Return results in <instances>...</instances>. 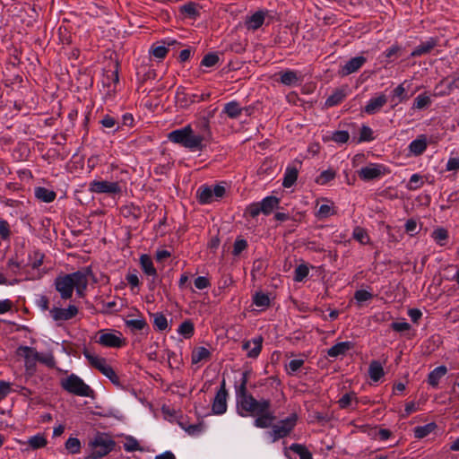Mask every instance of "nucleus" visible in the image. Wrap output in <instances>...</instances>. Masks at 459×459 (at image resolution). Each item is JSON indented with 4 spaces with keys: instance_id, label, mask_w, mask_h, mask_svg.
Masks as SVG:
<instances>
[{
    "instance_id": "f257e3e1",
    "label": "nucleus",
    "mask_w": 459,
    "mask_h": 459,
    "mask_svg": "<svg viewBox=\"0 0 459 459\" xmlns=\"http://www.w3.org/2000/svg\"><path fill=\"white\" fill-rule=\"evenodd\" d=\"M248 372L244 371L239 380V385H235L236 411L241 417H255L254 425L259 429H266L272 426L275 420L271 410L272 403L269 399H255L248 391Z\"/></svg>"
},
{
    "instance_id": "f03ea898",
    "label": "nucleus",
    "mask_w": 459,
    "mask_h": 459,
    "mask_svg": "<svg viewBox=\"0 0 459 459\" xmlns=\"http://www.w3.org/2000/svg\"><path fill=\"white\" fill-rule=\"evenodd\" d=\"M198 134H195L191 125H186L179 129L168 134L170 143L179 144L190 152H202L206 148V143L212 139L210 120L203 117L195 124Z\"/></svg>"
},
{
    "instance_id": "7ed1b4c3",
    "label": "nucleus",
    "mask_w": 459,
    "mask_h": 459,
    "mask_svg": "<svg viewBox=\"0 0 459 459\" xmlns=\"http://www.w3.org/2000/svg\"><path fill=\"white\" fill-rule=\"evenodd\" d=\"M116 447L115 440L107 434L99 433L90 442V454L83 459H100L106 456Z\"/></svg>"
},
{
    "instance_id": "20e7f679",
    "label": "nucleus",
    "mask_w": 459,
    "mask_h": 459,
    "mask_svg": "<svg viewBox=\"0 0 459 459\" xmlns=\"http://www.w3.org/2000/svg\"><path fill=\"white\" fill-rule=\"evenodd\" d=\"M61 387L69 394L82 396L93 397L94 391L80 377L71 374L65 378L60 380Z\"/></svg>"
},
{
    "instance_id": "39448f33",
    "label": "nucleus",
    "mask_w": 459,
    "mask_h": 459,
    "mask_svg": "<svg viewBox=\"0 0 459 459\" xmlns=\"http://www.w3.org/2000/svg\"><path fill=\"white\" fill-rule=\"evenodd\" d=\"M78 273L79 271H76L72 273L61 274L56 277L54 286L62 299L67 300L72 298Z\"/></svg>"
},
{
    "instance_id": "423d86ee",
    "label": "nucleus",
    "mask_w": 459,
    "mask_h": 459,
    "mask_svg": "<svg viewBox=\"0 0 459 459\" xmlns=\"http://www.w3.org/2000/svg\"><path fill=\"white\" fill-rule=\"evenodd\" d=\"M226 193L223 186H207L202 185L196 190V198L201 204H210L221 199Z\"/></svg>"
},
{
    "instance_id": "0eeeda50",
    "label": "nucleus",
    "mask_w": 459,
    "mask_h": 459,
    "mask_svg": "<svg viewBox=\"0 0 459 459\" xmlns=\"http://www.w3.org/2000/svg\"><path fill=\"white\" fill-rule=\"evenodd\" d=\"M298 414L293 412L286 419L279 420L276 424L272 426L270 435L273 437V441H277L281 438L288 437L298 422Z\"/></svg>"
},
{
    "instance_id": "6e6552de",
    "label": "nucleus",
    "mask_w": 459,
    "mask_h": 459,
    "mask_svg": "<svg viewBox=\"0 0 459 459\" xmlns=\"http://www.w3.org/2000/svg\"><path fill=\"white\" fill-rule=\"evenodd\" d=\"M390 173V169L379 163H370L358 170L359 178L364 181L378 179Z\"/></svg>"
},
{
    "instance_id": "1a4fd4ad",
    "label": "nucleus",
    "mask_w": 459,
    "mask_h": 459,
    "mask_svg": "<svg viewBox=\"0 0 459 459\" xmlns=\"http://www.w3.org/2000/svg\"><path fill=\"white\" fill-rule=\"evenodd\" d=\"M89 190L96 194L120 195L122 186L117 181L93 180L89 184Z\"/></svg>"
},
{
    "instance_id": "9d476101",
    "label": "nucleus",
    "mask_w": 459,
    "mask_h": 459,
    "mask_svg": "<svg viewBox=\"0 0 459 459\" xmlns=\"http://www.w3.org/2000/svg\"><path fill=\"white\" fill-rule=\"evenodd\" d=\"M19 351L26 359H30L32 357L34 360H37L48 368H54L56 365V359L52 353L40 354L34 349L28 346H21L19 348Z\"/></svg>"
},
{
    "instance_id": "9b49d317",
    "label": "nucleus",
    "mask_w": 459,
    "mask_h": 459,
    "mask_svg": "<svg viewBox=\"0 0 459 459\" xmlns=\"http://www.w3.org/2000/svg\"><path fill=\"white\" fill-rule=\"evenodd\" d=\"M274 78L276 82L288 87L299 86L303 82L302 74L298 71L290 69L278 72L274 74Z\"/></svg>"
},
{
    "instance_id": "f8f14e48",
    "label": "nucleus",
    "mask_w": 459,
    "mask_h": 459,
    "mask_svg": "<svg viewBox=\"0 0 459 459\" xmlns=\"http://www.w3.org/2000/svg\"><path fill=\"white\" fill-rule=\"evenodd\" d=\"M79 312L78 307L74 305L70 304L67 307L63 308L60 307H53L49 310V315L51 318L59 325V323L64 321H68L73 319L77 316Z\"/></svg>"
},
{
    "instance_id": "ddd939ff",
    "label": "nucleus",
    "mask_w": 459,
    "mask_h": 459,
    "mask_svg": "<svg viewBox=\"0 0 459 459\" xmlns=\"http://www.w3.org/2000/svg\"><path fill=\"white\" fill-rule=\"evenodd\" d=\"M228 392L225 380H222L220 389L217 391L212 401V411L216 415H221L227 411Z\"/></svg>"
},
{
    "instance_id": "4468645a",
    "label": "nucleus",
    "mask_w": 459,
    "mask_h": 459,
    "mask_svg": "<svg viewBox=\"0 0 459 459\" xmlns=\"http://www.w3.org/2000/svg\"><path fill=\"white\" fill-rule=\"evenodd\" d=\"M99 333L100 337L97 342L104 347L120 348L124 345L121 333L116 334L114 333L106 332L104 330L100 331Z\"/></svg>"
},
{
    "instance_id": "2eb2a0df",
    "label": "nucleus",
    "mask_w": 459,
    "mask_h": 459,
    "mask_svg": "<svg viewBox=\"0 0 459 459\" xmlns=\"http://www.w3.org/2000/svg\"><path fill=\"white\" fill-rule=\"evenodd\" d=\"M438 39L430 37L425 41H421L418 46L414 48V49L411 52L409 58L420 57L422 56H426L437 47Z\"/></svg>"
},
{
    "instance_id": "dca6fc26",
    "label": "nucleus",
    "mask_w": 459,
    "mask_h": 459,
    "mask_svg": "<svg viewBox=\"0 0 459 459\" xmlns=\"http://www.w3.org/2000/svg\"><path fill=\"white\" fill-rule=\"evenodd\" d=\"M367 62V58L362 56H355L348 60L340 67L339 74L342 76H347L359 71Z\"/></svg>"
},
{
    "instance_id": "f3484780",
    "label": "nucleus",
    "mask_w": 459,
    "mask_h": 459,
    "mask_svg": "<svg viewBox=\"0 0 459 459\" xmlns=\"http://www.w3.org/2000/svg\"><path fill=\"white\" fill-rule=\"evenodd\" d=\"M263 337L258 336L243 342L242 349L247 351L248 358H257L262 351Z\"/></svg>"
},
{
    "instance_id": "a211bd4d",
    "label": "nucleus",
    "mask_w": 459,
    "mask_h": 459,
    "mask_svg": "<svg viewBox=\"0 0 459 459\" xmlns=\"http://www.w3.org/2000/svg\"><path fill=\"white\" fill-rule=\"evenodd\" d=\"M403 48L398 43L393 44L391 47L386 48L379 56L381 62L385 65L394 62L398 57L403 55Z\"/></svg>"
},
{
    "instance_id": "6ab92c4d",
    "label": "nucleus",
    "mask_w": 459,
    "mask_h": 459,
    "mask_svg": "<svg viewBox=\"0 0 459 459\" xmlns=\"http://www.w3.org/2000/svg\"><path fill=\"white\" fill-rule=\"evenodd\" d=\"M348 95V87L342 86L333 91L332 94L326 99L325 108H329L342 103Z\"/></svg>"
},
{
    "instance_id": "aec40b11",
    "label": "nucleus",
    "mask_w": 459,
    "mask_h": 459,
    "mask_svg": "<svg viewBox=\"0 0 459 459\" xmlns=\"http://www.w3.org/2000/svg\"><path fill=\"white\" fill-rule=\"evenodd\" d=\"M91 273V270L89 267L84 270H79V273L74 284V289L76 290L77 296L80 298L84 296L88 286V277Z\"/></svg>"
},
{
    "instance_id": "412c9836",
    "label": "nucleus",
    "mask_w": 459,
    "mask_h": 459,
    "mask_svg": "<svg viewBox=\"0 0 459 459\" xmlns=\"http://www.w3.org/2000/svg\"><path fill=\"white\" fill-rule=\"evenodd\" d=\"M387 102V98L385 94L380 93L377 97L370 99L367 105L364 107V112L368 115H373L378 112Z\"/></svg>"
},
{
    "instance_id": "4be33fe9",
    "label": "nucleus",
    "mask_w": 459,
    "mask_h": 459,
    "mask_svg": "<svg viewBox=\"0 0 459 459\" xmlns=\"http://www.w3.org/2000/svg\"><path fill=\"white\" fill-rule=\"evenodd\" d=\"M82 353L89 361L90 365L98 369L100 373L103 374L109 367V365L107 364L106 359L91 353L88 349L85 348Z\"/></svg>"
},
{
    "instance_id": "5701e85b",
    "label": "nucleus",
    "mask_w": 459,
    "mask_h": 459,
    "mask_svg": "<svg viewBox=\"0 0 459 459\" xmlns=\"http://www.w3.org/2000/svg\"><path fill=\"white\" fill-rule=\"evenodd\" d=\"M427 137L425 134H420L410 143L408 150L413 156H420L427 150Z\"/></svg>"
},
{
    "instance_id": "b1692460",
    "label": "nucleus",
    "mask_w": 459,
    "mask_h": 459,
    "mask_svg": "<svg viewBox=\"0 0 459 459\" xmlns=\"http://www.w3.org/2000/svg\"><path fill=\"white\" fill-rule=\"evenodd\" d=\"M259 203L261 204V210H263V214L269 215L279 207L280 199L274 195H269L262 199Z\"/></svg>"
},
{
    "instance_id": "393cba45",
    "label": "nucleus",
    "mask_w": 459,
    "mask_h": 459,
    "mask_svg": "<svg viewBox=\"0 0 459 459\" xmlns=\"http://www.w3.org/2000/svg\"><path fill=\"white\" fill-rule=\"evenodd\" d=\"M140 264L143 272L147 275L153 278L158 277L157 270L154 267L153 262L150 255L143 254L140 256Z\"/></svg>"
},
{
    "instance_id": "a878e982",
    "label": "nucleus",
    "mask_w": 459,
    "mask_h": 459,
    "mask_svg": "<svg viewBox=\"0 0 459 459\" xmlns=\"http://www.w3.org/2000/svg\"><path fill=\"white\" fill-rule=\"evenodd\" d=\"M447 373L446 366L441 365L435 368L428 375V383L433 387H437L439 384L440 379Z\"/></svg>"
},
{
    "instance_id": "bb28decb",
    "label": "nucleus",
    "mask_w": 459,
    "mask_h": 459,
    "mask_svg": "<svg viewBox=\"0 0 459 459\" xmlns=\"http://www.w3.org/2000/svg\"><path fill=\"white\" fill-rule=\"evenodd\" d=\"M352 346L351 342H338L328 349L327 355L331 358H337L338 356L344 355Z\"/></svg>"
},
{
    "instance_id": "cd10ccee",
    "label": "nucleus",
    "mask_w": 459,
    "mask_h": 459,
    "mask_svg": "<svg viewBox=\"0 0 459 459\" xmlns=\"http://www.w3.org/2000/svg\"><path fill=\"white\" fill-rule=\"evenodd\" d=\"M34 195L37 199L44 203H51L56 197V194L55 191L43 186L36 187L34 189Z\"/></svg>"
},
{
    "instance_id": "c85d7f7f",
    "label": "nucleus",
    "mask_w": 459,
    "mask_h": 459,
    "mask_svg": "<svg viewBox=\"0 0 459 459\" xmlns=\"http://www.w3.org/2000/svg\"><path fill=\"white\" fill-rule=\"evenodd\" d=\"M368 375L372 381H379L385 375L382 364L377 360H372L368 367Z\"/></svg>"
},
{
    "instance_id": "c756f323",
    "label": "nucleus",
    "mask_w": 459,
    "mask_h": 459,
    "mask_svg": "<svg viewBox=\"0 0 459 459\" xmlns=\"http://www.w3.org/2000/svg\"><path fill=\"white\" fill-rule=\"evenodd\" d=\"M299 171L295 167H287L284 172L282 186L285 188L291 187L298 178Z\"/></svg>"
},
{
    "instance_id": "7c9ffc66",
    "label": "nucleus",
    "mask_w": 459,
    "mask_h": 459,
    "mask_svg": "<svg viewBox=\"0 0 459 459\" xmlns=\"http://www.w3.org/2000/svg\"><path fill=\"white\" fill-rule=\"evenodd\" d=\"M264 22V13L262 11L255 12L247 21L246 24L248 30H256Z\"/></svg>"
},
{
    "instance_id": "2f4dec72",
    "label": "nucleus",
    "mask_w": 459,
    "mask_h": 459,
    "mask_svg": "<svg viewBox=\"0 0 459 459\" xmlns=\"http://www.w3.org/2000/svg\"><path fill=\"white\" fill-rule=\"evenodd\" d=\"M243 108L239 106L238 101L232 100L224 105L223 112L230 118H238L241 113Z\"/></svg>"
},
{
    "instance_id": "473e14b6",
    "label": "nucleus",
    "mask_w": 459,
    "mask_h": 459,
    "mask_svg": "<svg viewBox=\"0 0 459 459\" xmlns=\"http://www.w3.org/2000/svg\"><path fill=\"white\" fill-rule=\"evenodd\" d=\"M180 12L190 19H196L200 16V6L198 4L189 2L180 7Z\"/></svg>"
},
{
    "instance_id": "72a5a7b5",
    "label": "nucleus",
    "mask_w": 459,
    "mask_h": 459,
    "mask_svg": "<svg viewBox=\"0 0 459 459\" xmlns=\"http://www.w3.org/2000/svg\"><path fill=\"white\" fill-rule=\"evenodd\" d=\"M358 403V397L354 392L346 393L338 400V404L341 409L350 408L353 403L357 406Z\"/></svg>"
},
{
    "instance_id": "f704fd0d",
    "label": "nucleus",
    "mask_w": 459,
    "mask_h": 459,
    "mask_svg": "<svg viewBox=\"0 0 459 459\" xmlns=\"http://www.w3.org/2000/svg\"><path fill=\"white\" fill-rule=\"evenodd\" d=\"M211 357V351L205 347H197L192 351L191 361L193 364H197L204 359H208Z\"/></svg>"
},
{
    "instance_id": "c9c22d12",
    "label": "nucleus",
    "mask_w": 459,
    "mask_h": 459,
    "mask_svg": "<svg viewBox=\"0 0 459 459\" xmlns=\"http://www.w3.org/2000/svg\"><path fill=\"white\" fill-rule=\"evenodd\" d=\"M408 98L406 89L404 88V82L394 88L391 94V100L395 102V105L408 100Z\"/></svg>"
},
{
    "instance_id": "e433bc0d",
    "label": "nucleus",
    "mask_w": 459,
    "mask_h": 459,
    "mask_svg": "<svg viewBox=\"0 0 459 459\" xmlns=\"http://www.w3.org/2000/svg\"><path fill=\"white\" fill-rule=\"evenodd\" d=\"M126 326L133 332H140L148 329V324L143 317L137 319H129L126 321Z\"/></svg>"
},
{
    "instance_id": "4c0bfd02",
    "label": "nucleus",
    "mask_w": 459,
    "mask_h": 459,
    "mask_svg": "<svg viewBox=\"0 0 459 459\" xmlns=\"http://www.w3.org/2000/svg\"><path fill=\"white\" fill-rule=\"evenodd\" d=\"M178 333L186 339H189L194 335L195 325L191 320H186L178 326Z\"/></svg>"
},
{
    "instance_id": "58836bf2",
    "label": "nucleus",
    "mask_w": 459,
    "mask_h": 459,
    "mask_svg": "<svg viewBox=\"0 0 459 459\" xmlns=\"http://www.w3.org/2000/svg\"><path fill=\"white\" fill-rule=\"evenodd\" d=\"M289 449L297 454L299 459H313L311 452L304 445L294 443Z\"/></svg>"
},
{
    "instance_id": "ea45409f",
    "label": "nucleus",
    "mask_w": 459,
    "mask_h": 459,
    "mask_svg": "<svg viewBox=\"0 0 459 459\" xmlns=\"http://www.w3.org/2000/svg\"><path fill=\"white\" fill-rule=\"evenodd\" d=\"M28 445L33 450L45 447L48 444L47 438L42 434H37L30 437L28 441Z\"/></svg>"
},
{
    "instance_id": "a19ab883",
    "label": "nucleus",
    "mask_w": 459,
    "mask_h": 459,
    "mask_svg": "<svg viewBox=\"0 0 459 459\" xmlns=\"http://www.w3.org/2000/svg\"><path fill=\"white\" fill-rule=\"evenodd\" d=\"M100 123L104 128L112 129L113 132H117L120 129L118 120L110 115H105Z\"/></svg>"
},
{
    "instance_id": "79ce46f5",
    "label": "nucleus",
    "mask_w": 459,
    "mask_h": 459,
    "mask_svg": "<svg viewBox=\"0 0 459 459\" xmlns=\"http://www.w3.org/2000/svg\"><path fill=\"white\" fill-rule=\"evenodd\" d=\"M253 303L264 309L270 306L269 296L262 291L255 292L253 296Z\"/></svg>"
},
{
    "instance_id": "37998d69",
    "label": "nucleus",
    "mask_w": 459,
    "mask_h": 459,
    "mask_svg": "<svg viewBox=\"0 0 459 459\" xmlns=\"http://www.w3.org/2000/svg\"><path fill=\"white\" fill-rule=\"evenodd\" d=\"M335 176L336 172L333 169H328L322 171L319 176L316 177V183L321 186L325 185L334 179Z\"/></svg>"
},
{
    "instance_id": "c03bdc74",
    "label": "nucleus",
    "mask_w": 459,
    "mask_h": 459,
    "mask_svg": "<svg viewBox=\"0 0 459 459\" xmlns=\"http://www.w3.org/2000/svg\"><path fill=\"white\" fill-rule=\"evenodd\" d=\"M179 425L190 436H197L204 429V425L203 422L189 425H186L185 423L180 422Z\"/></svg>"
},
{
    "instance_id": "a18cd8bd",
    "label": "nucleus",
    "mask_w": 459,
    "mask_h": 459,
    "mask_svg": "<svg viewBox=\"0 0 459 459\" xmlns=\"http://www.w3.org/2000/svg\"><path fill=\"white\" fill-rule=\"evenodd\" d=\"M437 428V425L435 423H429L424 426H419L416 427L414 429V435L417 438H423L427 437L429 433L434 431V429Z\"/></svg>"
},
{
    "instance_id": "49530a36",
    "label": "nucleus",
    "mask_w": 459,
    "mask_h": 459,
    "mask_svg": "<svg viewBox=\"0 0 459 459\" xmlns=\"http://www.w3.org/2000/svg\"><path fill=\"white\" fill-rule=\"evenodd\" d=\"M352 237L355 240L359 242L362 245H366L369 243V236L366 230L361 227H356L353 230Z\"/></svg>"
},
{
    "instance_id": "de8ad7c7",
    "label": "nucleus",
    "mask_w": 459,
    "mask_h": 459,
    "mask_svg": "<svg viewBox=\"0 0 459 459\" xmlns=\"http://www.w3.org/2000/svg\"><path fill=\"white\" fill-rule=\"evenodd\" d=\"M375 140L374 131L368 126L363 125L359 131L358 143L372 142Z\"/></svg>"
},
{
    "instance_id": "09e8293b",
    "label": "nucleus",
    "mask_w": 459,
    "mask_h": 459,
    "mask_svg": "<svg viewBox=\"0 0 459 459\" xmlns=\"http://www.w3.org/2000/svg\"><path fill=\"white\" fill-rule=\"evenodd\" d=\"M153 316V325L158 331H165L168 328V320L162 313H155Z\"/></svg>"
},
{
    "instance_id": "8fccbe9b",
    "label": "nucleus",
    "mask_w": 459,
    "mask_h": 459,
    "mask_svg": "<svg viewBox=\"0 0 459 459\" xmlns=\"http://www.w3.org/2000/svg\"><path fill=\"white\" fill-rule=\"evenodd\" d=\"M432 238L439 246H445L446 240L448 238V232L444 228H437L432 232Z\"/></svg>"
},
{
    "instance_id": "3c124183",
    "label": "nucleus",
    "mask_w": 459,
    "mask_h": 459,
    "mask_svg": "<svg viewBox=\"0 0 459 459\" xmlns=\"http://www.w3.org/2000/svg\"><path fill=\"white\" fill-rule=\"evenodd\" d=\"M124 449L126 452L143 451V448L140 446L137 439L132 436L126 437Z\"/></svg>"
},
{
    "instance_id": "603ef678",
    "label": "nucleus",
    "mask_w": 459,
    "mask_h": 459,
    "mask_svg": "<svg viewBox=\"0 0 459 459\" xmlns=\"http://www.w3.org/2000/svg\"><path fill=\"white\" fill-rule=\"evenodd\" d=\"M220 61V57L217 53L212 52L206 54L202 61L201 65L205 67H213L215 66Z\"/></svg>"
},
{
    "instance_id": "864d4df0",
    "label": "nucleus",
    "mask_w": 459,
    "mask_h": 459,
    "mask_svg": "<svg viewBox=\"0 0 459 459\" xmlns=\"http://www.w3.org/2000/svg\"><path fill=\"white\" fill-rule=\"evenodd\" d=\"M431 103L429 96L426 93L418 95L413 102V108L422 109L429 107Z\"/></svg>"
},
{
    "instance_id": "5fc2aeb1",
    "label": "nucleus",
    "mask_w": 459,
    "mask_h": 459,
    "mask_svg": "<svg viewBox=\"0 0 459 459\" xmlns=\"http://www.w3.org/2000/svg\"><path fill=\"white\" fill-rule=\"evenodd\" d=\"M65 446L71 454H78L81 451V442L77 437H69L66 440Z\"/></svg>"
},
{
    "instance_id": "6e6d98bb",
    "label": "nucleus",
    "mask_w": 459,
    "mask_h": 459,
    "mask_svg": "<svg viewBox=\"0 0 459 459\" xmlns=\"http://www.w3.org/2000/svg\"><path fill=\"white\" fill-rule=\"evenodd\" d=\"M445 84V80H442L436 87H435V95L438 96H444L448 95L455 87V80L452 81L451 82L447 83L446 86V89L439 90V88H442Z\"/></svg>"
},
{
    "instance_id": "4d7b16f0",
    "label": "nucleus",
    "mask_w": 459,
    "mask_h": 459,
    "mask_svg": "<svg viewBox=\"0 0 459 459\" xmlns=\"http://www.w3.org/2000/svg\"><path fill=\"white\" fill-rule=\"evenodd\" d=\"M423 185L422 177L419 174H412L406 186L408 190L415 191L420 188Z\"/></svg>"
},
{
    "instance_id": "13d9d810",
    "label": "nucleus",
    "mask_w": 459,
    "mask_h": 459,
    "mask_svg": "<svg viewBox=\"0 0 459 459\" xmlns=\"http://www.w3.org/2000/svg\"><path fill=\"white\" fill-rule=\"evenodd\" d=\"M309 273V269L307 264H301L298 265L294 272V281L300 282L302 281Z\"/></svg>"
},
{
    "instance_id": "bf43d9fd",
    "label": "nucleus",
    "mask_w": 459,
    "mask_h": 459,
    "mask_svg": "<svg viewBox=\"0 0 459 459\" xmlns=\"http://www.w3.org/2000/svg\"><path fill=\"white\" fill-rule=\"evenodd\" d=\"M12 235L11 227L7 221L0 219V238L4 241L10 239Z\"/></svg>"
},
{
    "instance_id": "052dcab7",
    "label": "nucleus",
    "mask_w": 459,
    "mask_h": 459,
    "mask_svg": "<svg viewBox=\"0 0 459 459\" xmlns=\"http://www.w3.org/2000/svg\"><path fill=\"white\" fill-rule=\"evenodd\" d=\"M260 213H263V210H261L259 202L252 203L245 209V215H249L252 218L257 217Z\"/></svg>"
},
{
    "instance_id": "680f3d73",
    "label": "nucleus",
    "mask_w": 459,
    "mask_h": 459,
    "mask_svg": "<svg viewBox=\"0 0 459 459\" xmlns=\"http://www.w3.org/2000/svg\"><path fill=\"white\" fill-rule=\"evenodd\" d=\"M29 257L32 260L30 263L31 268L38 269L43 263L44 254L36 250L32 255H30Z\"/></svg>"
},
{
    "instance_id": "e2e57ef3",
    "label": "nucleus",
    "mask_w": 459,
    "mask_h": 459,
    "mask_svg": "<svg viewBox=\"0 0 459 459\" xmlns=\"http://www.w3.org/2000/svg\"><path fill=\"white\" fill-rule=\"evenodd\" d=\"M247 247V241L244 238H236L234 245H233V250L232 254L235 256H238L241 254L242 251H244Z\"/></svg>"
},
{
    "instance_id": "0e129e2a",
    "label": "nucleus",
    "mask_w": 459,
    "mask_h": 459,
    "mask_svg": "<svg viewBox=\"0 0 459 459\" xmlns=\"http://www.w3.org/2000/svg\"><path fill=\"white\" fill-rule=\"evenodd\" d=\"M335 213L334 208L328 204L320 205L316 216L320 219L327 218Z\"/></svg>"
},
{
    "instance_id": "69168bd1",
    "label": "nucleus",
    "mask_w": 459,
    "mask_h": 459,
    "mask_svg": "<svg viewBox=\"0 0 459 459\" xmlns=\"http://www.w3.org/2000/svg\"><path fill=\"white\" fill-rule=\"evenodd\" d=\"M350 134L347 131L340 130L333 133L332 140L337 143H345L349 141Z\"/></svg>"
},
{
    "instance_id": "338daca9",
    "label": "nucleus",
    "mask_w": 459,
    "mask_h": 459,
    "mask_svg": "<svg viewBox=\"0 0 459 459\" xmlns=\"http://www.w3.org/2000/svg\"><path fill=\"white\" fill-rule=\"evenodd\" d=\"M22 265L20 262L16 261L13 258H10L6 264V270L10 272L13 275H17L22 269Z\"/></svg>"
},
{
    "instance_id": "774afa93",
    "label": "nucleus",
    "mask_w": 459,
    "mask_h": 459,
    "mask_svg": "<svg viewBox=\"0 0 459 459\" xmlns=\"http://www.w3.org/2000/svg\"><path fill=\"white\" fill-rule=\"evenodd\" d=\"M169 48L163 44L162 46L152 47V54L158 59H163L167 56Z\"/></svg>"
}]
</instances>
